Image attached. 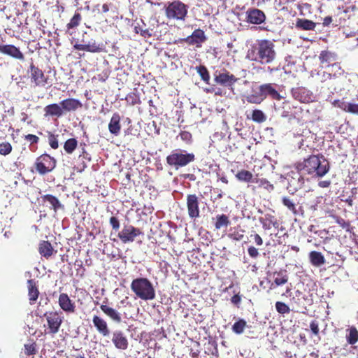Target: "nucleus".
Listing matches in <instances>:
<instances>
[{
	"instance_id": "4be33fe9",
	"label": "nucleus",
	"mask_w": 358,
	"mask_h": 358,
	"mask_svg": "<svg viewBox=\"0 0 358 358\" xmlns=\"http://www.w3.org/2000/svg\"><path fill=\"white\" fill-rule=\"evenodd\" d=\"M27 289L29 303L34 305L36 303L40 294L35 280L30 279L27 280Z\"/></svg>"
},
{
	"instance_id": "c85d7f7f",
	"label": "nucleus",
	"mask_w": 358,
	"mask_h": 358,
	"mask_svg": "<svg viewBox=\"0 0 358 358\" xmlns=\"http://www.w3.org/2000/svg\"><path fill=\"white\" fill-rule=\"evenodd\" d=\"M100 308L104 314L114 322L120 323L122 321L120 314L115 309L103 304L101 305Z\"/></svg>"
},
{
	"instance_id": "393cba45",
	"label": "nucleus",
	"mask_w": 358,
	"mask_h": 358,
	"mask_svg": "<svg viewBox=\"0 0 358 358\" xmlns=\"http://www.w3.org/2000/svg\"><path fill=\"white\" fill-rule=\"evenodd\" d=\"M92 322L99 334L103 336H108L110 331L106 321L98 315H94Z\"/></svg>"
},
{
	"instance_id": "5fc2aeb1",
	"label": "nucleus",
	"mask_w": 358,
	"mask_h": 358,
	"mask_svg": "<svg viewBox=\"0 0 358 358\" xmlns=\"http://www.w3.org/2000/svg\"><path fill=\"white\" fill-rule=\"evenodd\" d=\"M24 139L30 143V145L36 144L39 141V138L34 134H27L24 136Z\"/></svg>"
},
{
	"instance_id": "2f4dec72",
	"label": "nucleus",
	"mask_w": 358,
	"mask_h": 358,
	"mask_svg": "<svg viewBox=\"0 0 358 358\" xmlns=\"http://www.w3.org/2000/svg\"><path fill=\"white\" fill-rule=\"evenodd\" d=\"M246 100L250 103L260 104L264 100V98L259 87L257 90H254L252 94L248 95L246 96Z\"/></svg>"
},
{
	"instance_id": "f03ea898",
	"label": "nucleus",
	"mask_w": 358,
	"mask_h": 358,
	"mask_svg": "<svg viewBox=\"0 0 358 358\" xmlns=\"http://www.w3.org/2000/svg\"><path fill=\"white\" fill-rule=\"evenodd\" d=\"M296 169L304 174L317 178L325 176L330 169L329 162L322 154L312 155L302 162L296 164Z\"/></svg>"
},
{
	"instance_id": "c03bdc74",
	"label": "nucleus",
	"mask_w": 358,
	"mask_h": 358,
	"mask_svg": "<svg viewBox=\"0 0 358 358\" xmlns=\"http://www.w3.org/2000/svg\"><path fill=\"white\" fill-rule=\"evenodd\" d=\"M81 20V14L79 13H76L70 20V22L66 24L67 29H71L77 27L80 24Z\"/></svg>"
},
{
	"instance_id": "7ed1b4c3",
	"label": "nucleus",
	"mask_w": 358,
	"mask_h": 358,
	"mask_svg": "<svg viewBox=\"0 0 358 358\" xmlns=\"http://www.w3.org/2000/svg\"><path fill=\"white\" fill-rule=\"evenodd\" d=\"M130 287L136 297L141 300L150 301L156 296L155 287L147 278L134 279Z\"/></svg>"
},
{
	"instance_id": "ea45409f",
	"label": "nucleus",
	"mask_w": 358,
	"mask_h": 358,
	"mask_svg": "<svg viewBox=\"0 0 358 358\" xmlns=\"http://www.w3.org/2000/svg\"><path fill=\"white\" fill-rule=\"evenodd\" d=\"M77 146L78 141L74 138H71L66 141L64 149L66 153L71 154L76 149Z\"/></svg>"
},
{
	"instance_id": "603ef678",
	"label": "nucleus",
	"mask_w": 358,
	"mask_h": 358,
	"mask_svg": "<svg viewBox=\"0 0 358 358\" xmlns=\"http://www.w3.org/2000/svg\"><path fill=\"white\" fill-rule=\"evenodd\" d=\"M109 223L113 230L117 231L120 229V224L117 217L112 216L109 220Z\"/></svg>"
},
{
	"instance_id": "09e8293b",
	"label": "nucleus",
	"mask_w": 358,
	"mask_h": 358,
	"mask_svg": "<svg viewBox=\"0 0 358 358\" xmlns=\"http://www.w3.org/2000/svg\"><path fill=\"white\" fill-rule=\"evenodd\" d=\"M12 145L9 142H3L0 143V155H8L12 151Z\"/></svg>"
},
{
	"instance_id": "f704fd0d",
	"label": "nucleus",
	"mask_w": 358,
	"mask_h": 358,
	"mask_svg": "<svg viewBox=\"0 0 358 358\" xmlns=\"http://www.w3.org/2000/svg\"><path fill=\"white\" fill-rule=\"evenodd\" d=\"M230 224L231 222L227 215H217L215 217V229L218 230L223 227L227 228Z\"/></svg>"
},
{
	"instance_id": "6ab92c4d",
	"label": "nucleus",
	"mask_w": 358,
	"mask_h": 358,
	"mask_svg": "<svg viewBox=\"0 0 358 358\" xmlns=\"http://www.w3.org/2000/svg\"><path fill=\"white\" fill-rule=\"evenodd\" d=\"M259 221L264 230H269L272 227L278 229L280 226V223L275 216L271 213H266L264 217H260Z\"/></svg>"
},
{
	"instance_id": "13d9d810",
	"label": "nucleus",
	"mask_w": 358,
	"mask_h": 358,
	"mask_svg": "<svg viewBox=\"0 0 358 358\" xmlns=\"http://www.w3.org/2000/svg\"><path fill=\"white\" fill-rule=\"evenodd\" d=\"M251 237H254L255 243H256L257 245L261 246L263 245V240L258 234L251 235Z\"/></svg>"
},
{
	"instance_id": "4468645a",
	"label": "nucleus",
	"mask_w": 358,
	"mask_h": 358,
	"mask_svg": "<svg viewBox=\"0 0 358 358\" xmlns=\"http://www.w3.org/2000/svg\"><path fill=\"white\" fill-rule=\"evenodd\" d=\"M0 53L10 56L15 59L21 61L24 59V56L20 48L14 45L0 44Z\"/></svg>"
},
{
	"instance_id": "052dcab7",
	"label": "nucleus",
	"mask_w": 358,
	"mask_h": 358,
	"mask_svg": "<svg viewBox=\"0 0 358 358\" xmlns=\"http://www.w3.org/2000/svg\"><path fill=\"white\" fill-rule=\"evenodd\" d=\"M331 185V180H321L318 182V186L322 188H327L329 187Z\"/></svg>"
},
{
	"instance_id": "dca6fc26",
	"label": "nucleus",
	"mask_w": 358,
	"mask_h": 358,
	"mask_svg": "<svg viewBox=\"0 0 358 358\" xmlns=\"http://www.w3.org/2000/svg\"><path fill=\"white\" fill-rule=\"evenodd\" d=\"M293 97L302 103H308L312 101L313 94L305 87H296L292 90Z\"/></svg>"
},
{
	"instance_id": "338daca9",
	"label": "nucleus",
	"mask_w": 358,
	"mask_h": 358,
	"mask_svg": "<svg viewBox=\"0 0 358 358\" xmlns=\"http://www.w3.org/2000/svg\"><path fill=\"white\" fill-rule=\"evenodd\" d=\"M345 201V203H348V205L349 206H352V205H353V196H348V198H347Z\"/></svg>"
},
{
	"instance_id": "37998d69",
	"label": "nucleus",
	"mask_w": 358,
	"mask_h": 358,
	"mask_svg": "<svg viewBox=\"0 0 358 358\" xmlns=\"http://www.w3.org/2000/svg\"><path fill=\"white\" fill-rule=\"evenodd\" d=\"M251 118L255 122L262 123L266 121V116L261 110L255 109L252 113Z\"/></svg>"
},
{
	"instance_id": "4d7b16f0",
	"label": "nucleus",
	"mask_w": 358,
	"mask_h": 358,
	"mask_svg": "<svg viewBox=\"0 0 358 358\" xmlns=\"http://www.w3.org/2000/svg\"><path fill=\"white\" fill-rule=\"evenodd\" d=\"M248 255L252 258H257L259 256L258 250L254 246H250L248 249Z\"/></svg>"
},
{
	"instance_id": "9d476101",
	"label": "nucleus",
	"mask_w": 358,
	"mask_h": 358,
	"mask_svg": "<svg viewBox=\"0 0 358 358\" xmlns=\"http://www.w3.org/2000/svg\"><path fill=\"white\" fill-rule=\"evenodd\" d=\"M238 80L234 74L230 73L229 71L223 73H219L218 75H215L214 78L215 82L223 87L229 88L234 92V85Z\"/></svg>"
},
{
	"instance_id": "cd10ccee",
	"label": "nucleus",
	"mask_w": 358,
	"mask_h": 358,
	"mask_svg": "<svg viewBox=\"0 0 358 358\" xmlns=\"http://www.w3.org/2000/svg\"><path fill=\"white\" fill-rule=\"evenodd\" d=\"M43 202H48L50 204V208L52 209L55 213L59 209H63L64 206L61 203L59 200L52 194H45L41 196Z\"/></svg>"
},
{
	"instance_id": "bf43d9fd",
	"label": "nucleus",
	"mask_w": 358,
	"mask_h": 358,
	"mask_svg": "<svg viewBox=\"0 0 358 358\" xmlns=\"http://www.w3.org/2000/svg\"><path fill=\"white\" fill-rule=\"evenodd\" d=\"M231 301L232 303H234V305H236L238 307V306L241 301V297L239 294H235L231 297Z\"/></svg>"
},
{
	"instance_id": "5701e85b",
	"label": "nucleus",
	"mask_w": 358,
	"mask_h": 358,
	"mask_svg": "<svg viewBox=\"0 0 358 358\" xmlns=\"http://www.w3.org/2000/svg\"><path fill=\"white\" fill-rule=\"evenodd\" d=\"M38 252L40 255L48 259L54 254L57 253V250H55L52 244L48 241H41L38 244Z\"/></svg>"
},
{
	"instance_id": "a18cd8bd",
	"label": "nucleus",
	"mask_w": 358,
	"mask_h": 358,
	"mask_svg": "<svg viewBox=\"0 0 358 358\" xmlns=\"http://www.w3.org/2000/svg\"><path fill=\"white\" fill-rule=\"evenodd\" d=\"M254 182L258 183L259 187H263L269 192L274 189L273 185L271 184V182L265 178H262V179H256L255 178Z\"/></svg>"
},
{
	"instance_id": "680f3d73",
	"label": "nucleus",
	"mask_w": 358,
	"mask_h": 358,
	"mask_svg": "<svg viewBox=\"0 0 358 358\" xmlns=\"http://www.w3.org/2000/svg\"><path fill=\"white\" fill-rule=\"evenodd\" d=\"M333 19L331 16H327L324 18L322 25L324 27H329L330 24L332 22Z\"/></svg>"
},
{
	"instance_id": "72a5a7b5",
	"label": "nucleus",
	"mask_w": 358,
	"mask_h": 358,
	"mask_svg": "<svg viewBox=\"0 0 358 358\" xmlns=\"http://www.w3.org/2000/svg\"><path fill=\"white\" fill-rule=\"evenodd\" d=\"M296 27L302 30L310 31L315 29L316 24L313 21L308 19H298Z\"/></svg>"
},
{
	"instance_id": "7c9ffc66",
	"label": "nucleus",
	"mask_w": 358,
	"mask_h": 358,
	"mask_svg": "<svg viewBox=\"0 0 358 358\" xmlns=\"http://www.w3.org/2000/svg\"><path fill=\"white\" fill-rule=\"evenodd\" d=\"M236 178L240 181L243 182H254L255 179L253 178L252 173L245 169H241L238 171L235 175Z\"/></svg>"
},
{
	"instance_id": "bb28decb",
	"label": "nucleus",
	"mask_w": 358,
	"mask_h": 358,
	"mask_svg": "<svg viewBox=\"0 0 358 358\" xmlns=\"http://www.w3.org/2000/svg\"><path fill=\"white\" fill-rule=\"evenodd\" d=\"M45 115L60 117L64 115L62 106L57 103H51L44 108Z\"/></svg>"
},
{
	"instance_id": "0e129e2a",
	"label": "nucleus",
	"mask_w": 358,
	"mask_h": 358,
	"mask_svg": "<svg viewBox=\"0 0 358 358\" xmlns=\"http://www.w3.org/2000/svg\"><path fill=\"white\" fill-rule=\"evenodd\" d=\"M231 237L234 240L236 241H241L243 238V234H239V233H234L231 234Z\"/></svg>"
},
{
	"instance_id": "a211bd4d",
	"label": "nucleus",
	"mask_w": 358,
	"mask_h": 358,
	"mask_svg": "<svg viewBox=\"0 0 358 358\" xmlns=\"http://www.w3.org/2000/svg\"><path fill=\"white\" fill-rule=\"evenodd\" d=\"M59 104L62 106L64 113L76 111L83 107V103L78 99L74 98L64 99Z\"/></svg>"
},
{
	"instance_id": "e433bc0d",
	"label": "nucleus",
	"mask_w": 358,
	"mask_h": 358,
	"mask_svg": "<svg viewBox=\"0 0 358 358\" xmlns=\"http://www.w3.org/2000/svg\"><path fill=\"white\" fill-rule=\"evenodd\" d=\"M247 327V322L244 319H238L231 327L233 332L236 334H241Z\"/></svg>"
},
{
	"instance_id": "39448f33",
	"label": "nucleus",
	"mask_w": 358,
	"mask_h": 358,
	"mask_svg": "<svg viewBox=\"0 0 358 358\" xmlns=\"http://www.w3.org/2000/svg\"><path fill=\"white\" fill-rule=\"evenodd\" d=\"M166 163L176 169L184 167L195 160L193 153H187L185 150L176 149L166 157Z\"/></svg>"
},
{
	"instance_id": "864d4df0",
	"label": "nucleus",
	"mask_w": 358,
	"mask_h": 358,
	"mask_svg": "<svg viewBox=\"0 0 358 358\" xmlns=\"http://www.w3.org/2000/svg\"><path fill=\"white\" fill-rule=\"evenodd\" d=\"M310 328L312 331V333L317 336L319 334L320 329H319V323L317 320H313L311 321L310 324Z\"/></svg>"
},
{
	"instance_id": "c9c22d12",
	"label": "nucleus",
	"mask_w": 358,
	"mask_h": 358,
	"mask_svg": "<svg viewBox=\"0 0 358 358\" xmlns=\"http://www.w3.org/2000/svg\"><path fill=\"white\" fill-rule=\"evenodd\" d=\"M282 203L294 215H298L299 211L296 208V204L294 201L289 196H283L282 198Z\"/></svg>"
},
{
	"instance_id": "412c9836",
	"label": "nucleus",
	"mask_w": 358,
	"mask_h": 358,
	"mask_svg": "<svg viewBox=\"0 0 358 358\" xmlns=\"http://www.w3.org/2000/svg\"><path fill=\"white\" fill-rule=\"evenodd\" d=\"M112 341L117 349L124 350L128 348V340L124 334L121 331H115L113 332Z\"/></svg>"
},
{
	"instance_id": "0eeeda50",
	"label": "nucleus",
	"mask_w": 358,
	"mask_h": 358,
	"mask_svg": "<svg viewBox=\"0 0 358 358\" xmlns=\"http://www.w3.org/2000/svg\"><path fill=\"white\" fill-rule=\"evenodd\" d=\"M62 313L57 311H50L44 314L47 321L48 334L55 335L59 332L63 322Z\"/></svg>"
},
{
	"instance_id": "20e7f679",
	"label": "nucleus",
	"mask_w": 358,
	"mask_h": 358,
	"mask_svg": "<svg viewBox=\"0 0 358 358\" xmlns=\"http://www.w3.org/2000/svg\"><path fill=\"white\" fill-rule=\"evenodd\" d=\"M167 19L185 22L187 17L189 6L180 0L169 1L164 7Z\"/></svg>"
},
{
	"instance_id": "2eb2a0df",
	"label": "nucleus",
	"mask_w": 358,
	"mask_h": 358,
	"mask_svg": "<svg viewBox=\"0 0 358 358\" xmlns=\"http://www.w3.org/2000/svg\"><path fill=\"white\" fill-rule=\"evenodd\" d=\"M58 303L60 308L67 313L76 312V304L66 293H62L59 296Z\"/></svg>"
},
{
	"instance_id": "e2e57ef3",
	"label": "nucleus",
	"mask_w": 358,
	"mask_h": 358,
	"mask_svg": "<svg viewBox=\"0 0 358 358\" xmlns=\"http://www.w3.org/2000/svg\"><path fill=\"white\" fill-rule=\"evenodd\" d=\"M348 103L341 101V103H339V104H337V107L346 112L348 108Z\"/></svg>"
},
{
	"instance_id": "49530a36",
	"label": "nucleus",
	"mask_w": 358,
	"mask_h": 358,
	"mask_svg": "<svg viewBox=\"0 0 358 358\" xmlns=\"http://www.w3.org/2000/svg\"><path fill=\"white\" fill-rule=\"evenodd\" d=\"M275 309L280 314L284 315L287 314L290 312L289 307L284 302L277 301L275 303Z\"/></svg>"
},
{
	"instance_id": "f8f14e48",
	"label": "nucleus",
	"mask_w": 358,
	"mask_h": 358,
	"mask_svg": "<svg viewBox=\"0 0 358 358\" xmlns=\"http://www.w3.org/2000/svg\"><path fill=\"white\" fill-rule=\"evenodd\" d=\"M73 48L77 50H83L90 52H100L102 50V47L100 44L97 43L95 41H86L83 38L80 43H76Z\"/></svg>"
},
{
	"instance_id": "a19ab883",
	"label": "nucleus",
	"mask_w": 358,
	"mask_h": 358,
	"mask_svg": "<svg viewBox=\"0 0 358 358\" xmlns=\"http://www.w3.org/2000/svg\"><path fill=\"white\" fill-rule=\"evenodd\" d=\"M349 334L347 335V341L350 345H354L358 341V330L355 327H351L349 329Z\"/></svg>"
},
{
	"instance_id": "423d86ee",
	"label": "nucleus",
	"mask_w": 358,
	"mask_h": 358,
	"mask_svg": "<svg viewBox=\"0 0 358 358\" xmlns=\"http://www.w3.org/2000/svg\"><path fill=\"white\" fill-rule=\"evenodd\" d=\"M34 166L39 174L45 175L55 168L56 160L48 154H43L36 158Z\"/></svg>"
},
{
	"instance_id": "a878e982",
	"label": "nucleus",
	"mask_w": 358,
	"mask_h": 358,
	"mask_svg": "<svg viewBox=\"0 0 358 358\" xmlns=\"http://www.w3.org/2000/svg\"><path fill=\"white\" fill-rule=\"evenodd\" d=\"M121 117L118 113H114L108 124V130L110 134L117 136L121 131Z\"/></svg>"
},
{
	"instance_id": "774afa93",
	"label": "nucleus",
	"mask_w": 358,
	"mask_h": 358,
	"mask_svg": "<svg viewBox=\"0 0 358 358\" xmlns=\"http://www.w3.org/2000/svg\"><path fill=\"white\" fill-rule=\"evenodd\" d=\"M129 98H131L132 100H131V104L132 105H135L136 103H138V101H136V97L134 94L133 95H129L128 96Z\"/></svg>"
},
{
	"instance_id": "f3484780",
	"label": "nucleus",
	"mask_w": 358,
	"mask_h": 358,
	"mask_svg": "<svg viewBox=\"0 0 358 358\" xmlns=\"http://www.w3.org/2000/svg\"><path fill=\"white\" fill-rule=\"evenodd\" d=\"M184 41L189 45L196 44L197 47H200L201 43L206 41V37L204 31L199 28L195 29L192 32V35L185 38Z\"/></svg>"
},
{
	"instance_id": "aec40b11",
	"label": "nucleus",
	"mask_w": 358,
	"mask_h": 358,
	"mask_svg": "<svg viewBox=\"0 0 358 358\" xmlns=\"http://www.w3.org/2000/svg\"><path fill=\"white\" fill-rule=\"evenodd\" d=\"M259 89L264 99L267 96H270L271 99L277 101H280L282 98L280 93L273 87L271 83L261 85Z\"/></svg>"
},
{
	"instance_id": "3c124183",
	"label": "nucleus",
	"mask_w": 358,
	"mask_h": 358,
	"mask_svg": "<svg viewBox=\"0 0 358 358\" xmlns=\"http://www.w3.org/2000/svg\"><path fill=\"white\" fill-rule=\"evenodd\" d=\"M179 136L183 141H185L187 143H189L192 141V134L189 131H182L179 134Z\"/></svg>"
},
{
	"instance_id": "473e14b6",
	"label": "nucleus",
	"mask_w": 358,
	"mask_h": 358,
	"mask_svg": "<svg viewBox=\"0 0 358 358\" xmlns=\"http://www.w3.org/2000/svg\"><path fill=\"white\" fill-rule=\"evenodd\" d=\"M336 57L337 55L336 53L328 50H322L319 55V59L321 64H327L328 66L331 62H334Z\"/></svg>"
},
{
	"instance_id": "1a4fd4ad",
	"label": "nucleus",
	"mask_w": 358,
	"mask_h": 358,
	"mask_svg": "<svg viewBox=\"0 0 358 358\" xmlns=\"http://www.w3.org/2000/svg\"><path fill=\"white\" fill-rule=\"evenodd\" d=\"M143 234L139 228L132 225H124L122 229L118 233L117 237L123 243L134 242L135 238Z\"/></svg>"
},
{
	"instance_id": "9b49d317",
	"label": "nucleus",
	"mask_w": 358,
	"mask_h": 358,
	"mask_svg": "<svg viewBox=\"0 0 358 358\" xmlns=\"http://www.w3.org/2000/svg\"><path fill=\"white\" fill-rule=\"evenodd\" d=\"M187 208L190 218L196 219L200 216L199 197L196 194L187 195Z\"/></svg>"
},
{
	"instance_id": "f257e3e1",
	"label": "nucleus",
	"mask_w": 358,
	"mask_h": 358,
	"mask_svg": "<svg viewBox=\"0 0 358 358\" xmlns=\"http://www.w3.org/2000/svg\"><path fill=\"white\" fill-rule=\"evenodd\" d=\"M277 54L273 42L268 39L257 41L248 52V58L262 65L273 62Z\"/></svg>"
},
{
	"instance_id": "69168bd1",
	"label": "nucleus",
	"mask_w": 358,
	"mask_h": 358,
	"mask_svg": "<svg viewBox=\"0 0 358 358\" xmlns=\"http://www.w3.org/2000/svg\"><path fill=\"white\" fill-rule=\"evenodd\" d=\"M80 157H83L84 159H85L86 160H87L88 162H90L91 161V157L90 155V154H88L86 151L83 150V155H80Z\"/></svg>"
},
{
	"instance_id": "b1692460",
	"label": "nucleus",
	"mask_w": 358,
	"mask_h": 358,
	"mask_svg": "<svg viewBox=\"0 0 358 358\" xmlns=\"http://www.w3.org/2000/svg\"><path fill=\"white\" fill-rule=\"evenodd\" d=\"M38 352L37 343L34 340H29L27 343L24 345L23 350L20 352L21 358H28L31 356H34Z\"/></svg>"
},
{
	"instance_id": "4c0bfd02",
	"label": "nucleus",
	"mask_w": 358,
	"mask_h": 358,
	"mask_svg": "<svg viewBox=\"0 0 358 358\" xmlns=\"http://www.w3.org/2000/svg\"><path fill=\"white\" fill-rule=\"evenodd\" d=\"M274 274H276L277 277L275 278L274 282L271 285V287H274V285L280 286L288 282L289 278L286 273L280 271L278 273H275Z\"/></svg>"
},
{
	"instance_id": "58836bf2",
	"label": "nucleus",
	"mask_w": 358,
	"mask_h": 358,
	"mask_svg": "<svg viewBox=\"0 0 358 358\" xmlns=\"http://www.w3.org/2000/svg\"><path fill=\"white\" fill-rule=\"evenodd\" d=\"M196 70L201 80L206 84H209L210 76L207 68L204 65H200L196 67Z\"/></svg>"
},
{
	"instance_id": "6e6552de",
	"label": "nucleus",
	"mask_w": 358,
	"mask_h": 358,
	"mask_svg": "<svg viewBox=\"0 0 358 358\" xmlns=\"http://www.w3.org/2000/svg\"><path fill=\"white\" fill-rule=\"evenodd\" d=\"M28 74L31 83L36 87H45L49 83V78L46 76L43 71L31 63L28 69Z\"/></svg>"
},
{
	"instance_id": "6e6d98bb",
	"label": "nucleus",
	"mask_w": 358,
	"mask_h": 358,
	"mask_svg": "<svg viewBox=\"0 0 358 358\" xmlns=\"http://www.w3.org/2000/svg\"><path fill=\"white\" fill-rule=\"evenodd\" d=\"M346 112L358 115V103H348Z\"/></svg>"
},
{
	"instance_id": "8fccbe9b",
	"label": "nucleus",
	"mask_w": 358,
	"mask_h": 358,
	"mask_svg": "<svg viewBox=\"0 0 358 358\" xmlns=\"http://www.w3.org/2000/svg\"><path fill=\"white\" fill-rule=\"evenodd\" d=\"M57 136V135H55L51 133H50L48 135L49 145L52 149H57L59 147Z\"/></svg>"
},
{
	"instance_id": "c756f323",
	"label": "nucleus",
	"mask_w": 358,
	"mask_h": 358,
	"mask_svg": "<svg viewBox=\"0 0 358 358\" xmlns=\"http://www.w3.org/2000/svg\"><path fill=\"white\" fill-rule=\"evenodd\" d=\"M309 259L312 265L320 266L325 263L323 255L317 251H312L309 253Z\"/></svg>"
},
{
	"instance_id": "de8ad7c7",
	"label": "nucleus",
	"mask_w": 358,
	"mask_h": 358,
	"mask_svg": "<svg viewBox=\"0 0 358 358\" xmlns=\"http://www.w3.org/2000/svg\"><path fill=\"white\" fill-rule=\"evenodd\" d=\"M334 219L335 220V222L340 225L343 229H345L347 231H350V222L349 221H345L343 218L334 215Z\"/></svg>"
},
{
	"instance_id": "79ce46f5",
	"label": "nucleus",
	"mask_w": 358,
	"mask_h": 358,
	"mask_svg": "<svg viewBox=\"0 0 358 358\" xmlns=\"http://www.w3.org/2000/svg\"><path fill=\"white\" fill-rule=\"evenodd\" d=\"M134 32L137 34H140L144 38H150L153 36L152 29H143L139 24L134 26Z\"/></svg>"
},
{
	"instance_id": "ddd939ff",
	"label": "nucleus",
	"mask_w": 358,
	"mask_h": 358,
	"mask_svg": "<svg viewBox=\"0 0 358 358\" xmlns=\"http://www.w3.org/2000/svg\"><path fill=\"white\" fill-rule=\"evenodd\" d=\"M245 14L246 21L250 24H260L266 20L265 13L257 8H250Z\"/></svg>"
}]
</instances>
